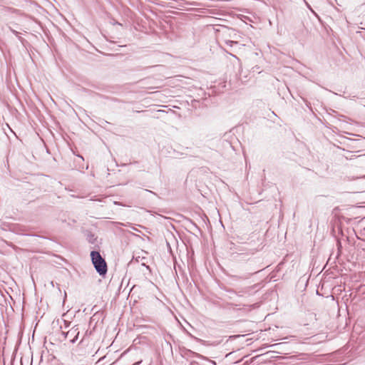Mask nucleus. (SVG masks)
<instances>
[{
  "instance_id": "nucleus-1",
  "label": "nucleus",
  "mask_w": 365,
  "mask_h": 365,
  "mask_svg": "<svg viewBox=\"0 0 365 365\" xmlns=\"http://www.w3.org/2000/svg\"><path fill=\"white\" fill-rule=\"evenodd\" d=\"M91 257L96 271L99 274L104 275L107 272V264L101 254L98 252L92 251Z\"/></svg>"
},
{
  "instance_id": "nucleus-2",
  "label": "nucleus",
  "mask_w": 365,
  "mask_h": 365,
  "mask_svg": "<svg viewBox=\"0 0 365 365\" xmlns=\"http://www.w3.org/2000/svg\"><path fill=\"white\" fill-rule=\"evenodd\" d=\"M140 363V361H138V362H136L135 364H134L133 365H138V364H139Z\"/></svg>"
}]
</instances>
